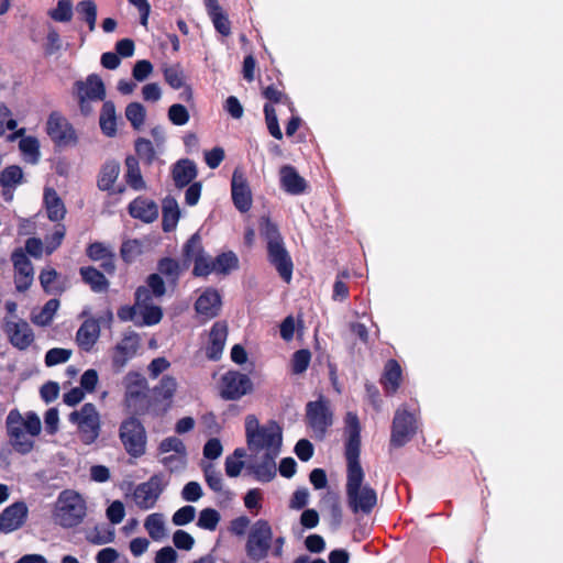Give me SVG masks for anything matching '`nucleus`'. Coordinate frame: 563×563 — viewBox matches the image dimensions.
Masks as SVG:
<instances>
[{
  "label": "nucleus",
  "instance_id": "1",
  "mask_svg": "<svg viewBox=\"0 0 563 563\" xmlns=\"http://www.w3.org/2000/svg\"><path fill=\"white\" fill-rule=\"evenodd\" d=\"M346 423L349 437L345 442L346 460V503L354 514L369 515L377 506V492L369 485H363L364 471L360 462L361 426L355 413L347 412Z\"/></svg>",
  "mask_w": 563,
  "mask_h": 563
},
{
  "label": "nucleus",
  "instance_id": "2",
  "mask_svg": "<svg viewBox=\"0 0 563 563\" xmlns=\"http://www.w3.org/2000/svg\"><path fill=\"white\" fill-rule=\"evenodd\" d=\"M258 230L267 244L269 264L275 267L280 278L289 284L292 279L294 263L277 224L269 217H262L258 221Z\"/></svg>",
  "mask_w": 563,
  "mask_h": 563
},
{
  "label": "nucleus",
  "instance_id": "3",
  "mask_svg": "<svg viewBox=\"0 0 563 563\" xmlns=\"http://www.w3.org/2000/svg\"><path fill=\"white\" fill-rule=\"evenodd\" d=\"M7 432L15 451L26 454L34 446L33 437L41 433L42 423L34 412L23 416L18 409L11 410L5 419Z\"/></svg>",
  "mask_w": 563,
  "mask_h": 563
},
{
  "label": "nucleus",
  "instance_id": "4",
  "mask_svg": "<svg viewBox=\"0 0 563 563\" xmlns=\"http://www.w3.org/2000/svg\"><path fill=\"white\" fill-rule=\"evenodd\" d=\"M246 443L251 451L278 455L283 444V429L275 420H269L265 426H261L254 415L245 418Z\"/></svg>",
  "mask_w": 563,
  "mask_h": 563
},
{
  "label": "nucleus",
  "instance_id": "5",
  "mask_svg": "<svg viewBox=\"0 0 563 563\" xmlns=\"http://www.w3.org/2000/svg\"><path fill=\"white\" fill-rule=\"evenodd\" d=\"M119 438L130 456L137 459L145 454L147 434L144 424L136 417L131 416L121 422Z\"/></svg>",
  "mask_w": 563,
  "mask_h": 563
},
{
  "label": "nucleus",
  "instance_id": "6",
  "mask_svg": "<svg viewBox=\"0 0 563 563\" xmlns=\"http://www.w3.org/2000/svg\"><path fill=\"white\" fill-rule=\"evenodd\" d=\"M273 530L269 522L258 519L252 527L245 543V552L249 559L260 562L267 558L272 548Z\"/></svg>",
  "mask_w": 563,
  "mask_h": 563
},
{
  "label": "nucleus",
  "instance_id": "7",
  "mask_svg": "<svg viewBox=\"0 0 563 563\" xmlns=\"http://www.w3.org/2000/svg\"><path fill=\"white\" fill-rule=\"evenodd\" d=\"M417 430L415 415L406 409H397L391 423L389 448L399 449L405 446L416 435Z\"/></svg>",
  "mask_w": 563,
  "mask_h": 563
},
{
  "label": "nucleus",
  "instance_id": "8",
  "mask_svg": "<svg viewBox=\"0 0 563 563\" xmlns=\"http://www.w3.org/2000/svg\"><path fill=\"white\" fill-rule=\"evenodd\" d=\"M73 423L77 424L79 439L85 444L96 441L100 432V417L95 405L85 404L79 411H73Z\"/></svg>",
  "mask_w": 563,
  "mask_h": 563
},
{
  "label": "nucleus",
  "instance_id": "9",
  "mask_svg": "<svg viewBox=\"0 0 563 563\" xmlns=\"http://www.w3.org/2000/svg\"><path fill=\"white\" fill-rule=\"evenodd\" d=\"M220 386V396L224 400H238L253 390L251 378L239 371L223 374Z\"/></svg>",
  "mask_w": 563,
  "mask_h": 563
},
{
  "label": "nucleus",
  "instance_id": "10",
  "mask_svg": "<svg viewBox=\"0 0 563 563\" xmlns=\"http://www.w3.org/2000/svg\"><path fill=\"white\" fill-rule=\"evenodd\" d=\"M164 487V475L161 473L154 474L147 482L139 484L133 494L136 506L142 510L153 508L162 495Z\"/></svg>",
  "mask_w": 563,
  "mask_h": 563
},
{
  "label": "nucleus",
  "instance_id": "11",
  "mask_svg": "<svg viewBox=\"0 0 563 563\" xmlns=\"http://www.w3.org/2000/svg\"><path fill=\"white\" fill-rule=\"evenodd\" d=\"M231 197L234 207L242 213L247 212L252 208V191L244 173L240 168H235L231 179Z\"/></svg>",
  "mask_w": 563,
  "mask_h": 563
},
{
  "label": "nucleus",
  "instance_id": "12",
  "mask_svg": "<svg viewBox=\"0 0 563 563\" xmlns=\"http://www.w3.org/2000/svg\"><path fill=\"white\" fill-rule=\"evenodd\" d=\"M306 417L308 424L321 435H323L332 424V412L328 406V401L323 398L307 404Z\"/></svg>",
  "mask_w": 563,
  "mask_h": 563
},
{
  "label": "nucleus",
  "instance_id": "13",
  "mask_svg": "<svg viewBox=\"0 0 563 563\" xmlns=\"http://www.w3.org/2000/svg\"><path fill=\"white\" fill-rule=\"evenodd\" d=\"M141 339L136 332L124 334L115 345L112 354V367L115 372L122 371L128 362L133 358L140 349Z\"/></svg>",
  "mask_w": 563,
  "mask_h": 563
},
{
  "label": "nucleus",
  "instance_id": "14",
  "mask_svg": "<svg viewBox=\"0 0 563 563\" xmlns=\"http://www.w3.org/2000/svg\"><path fill=\"white\" fill-rule=\"evenodd\" d=\"M135 305L141 309L142 322L136 324L155 325L163 318V310L158 306L151 305L152 295L145 286H139L134 292Z\"/></svg>",
  "mask_w": 563,
  "mask_h": 563
},
{
  "label": "nucleus",
  "instance_id": "15",
  "mask_svg": "<svg viewBox=\"0 0 563 563\" xmlns=\"http://www.w3.org/2000/svg\"><path fill=\"white\" fill-rule=\"evenodd\" d=\"M14 266V283L18 291L27 290L34 280V268L31 261L22 250H16L12 254Z\"/></svg>",
  "mask_w": 563,
  "mask_h": 563
},
{
  "label": "nucleus",
  "instance_id": "16",
  "mask_svg": "<svg viewBox=\"0 0 563 563\" xmlns=\"http://www.w3.org/2000/svg\"><path fill=\"white\" fill-rule=\"evenodd\" d=\"M29 509L24 501H16L0 514V531L9 533L20 529L27 517Z\"/></svg>",
  "mask_w": 563,
  "mask_h": 563
},
{
  "label": "nucleus",
  "instance_id": "17",
  "mask_svg": "<svg viewBox=\"0 0 563 563\" xmlns=\"http://www.w3.org/2000/svg\"><path fill=\"white\" fill-rule=\"evenodd\" d=\"M221 307V296L214 288H207L195 302V310L197 314L205 321L218 317L220 314Z\"/></svg>",
  "mask_w": 563,
  "mask_h": 563
},
{
  "label": "nucleus",
  "instance_id": "18",
  "mask_svg": "<svg viewBox=\"0 0 563 563\" xmlns=\"http://www.w3.org/2000/svg\"><path fill=\"white\" fill-rule=\"evenodd\" d=\"M5 331L10 342L20 350L26 349L34 340L32 329L22 319L7 320Z\"/></svg>",
  "mask_w": 563,
  "mask_h": 563
},
{
  "label": "nucleus",
  "instance_id": "19",
  "mask_svg": "<svg viewBox=\"0 0 563 563\" xmlns=\"http://www.w3.org/2000/svg\"><path fill=\"white\" fill-rule=\"evenodd\" d=\"M279 184L285 192L292 196L302 195L308 188L307 180L291 165H284L279 169Z\"/></svg>",
  "mask_w": 563,
  "mask_h": 563
},
{
  "label": "nucleus",
  "instance_id": "20",
  "mask_svg": "<svg viewBox=\"0 0 563 563\" xmlns=\"http://www.w3.org/2000/svg\"><path fill=\"white\" fill-rule=\"evenodd\" d=\"M228 325L224 321H217L211 327L209 342L206 346V356L210 361H219L225 345Z\"/></svg>",
  "mask_w": 563,
  "mask_h": 563
},
{
  "label": "nucleus",
  "instance_id": "21",
  "mask_svg": "<svg viewBox=\"0 0 563 563\" xmlns=\"http://www.w3.org/2000/svg\"><path fill=\"white\" fill-rule=\"evenodd\" d=\"M129 214L144 223H152L158 218L157 203L143 196L136 197L128 206Z\"/></svg>",
  "mask_w": 563,
  "mask_h": 563
},
{
  "label": "nucleus",
  "instance_id": "22",
  "mask_svg": "<svg viewBox=\"0 0 563 563\" xmlns=\"http://www.w3.org/2000/svg\"><path fill=\"white\" fill-rule=\"evenodd\" d=\"M46 130L58 148H66L69 144L68 121L58 113H52L47 120Z\"/></svg>",
  "mask_w": 563,
  "mask_h": 563
},
{
  "label": "nucleus",
  "instance_id": "23",
  "mask_svg": "<svg viewBox=\"0 0 563 563\" xmlns=\"http://www.w3.org/2000/svg\"><path fill=\"white\" fill-rule=\"evenodd\" d=\"M78 96L82 95L90 100L106 101V86L101 77L97 74H90L85 81H76Z\"/></svg>",
  "mask_w": 563,
  "mask_h": 563
},
{
  "label": "nucleus",
  "instance_id": "24",
  "mask_svg": "<svg viewBox=\"0 0 563 563\" xmlns=\"http://www.w3.org/2000/svg\"><path fill=\"white\" fill-rule=\"evenodd\" d=\"M207 13L218 33L223 36L231 34V22L218 0H203Z\"/></svg>",
  "mask_w": 563,
  "mask_h": 563
},
{
  "label": "nucleus",
  "instance_id": "25",
  "mask_svg": "<svg viewBox=\"0 0 563 563\" xmlns=\"http://www.w3.org/2000/svg\"><path fill=\"white\" fill-rule=\"evenodd\" d=\"M401 378L402 371L400 364L394 358L388 360L385 363L384 372L380 378V384L383 385L386 394H395L400 387Z\"/></svg>",
  "mask_w": 563,
  "mask_h": 563
},
{
  "label": "nucleus",
  "instance_id": "26",
  "mask_svg": "<svg viewBox=\"0 0 563 563\" xmlns=\"http://www.w3.org/2000/svg\"><path fill=\"white\" fill-rule=\"evenodd\" d=\"M173 179L177 188H184L197 177L198 170L196 164L188 158L179 159L173 168Z\"/></svg>",
  "mask_w": 563,
  "mask_h": 563
},
{
  "label": "nucleus",
  "instance_id": "27",
  "mask_svg": "<svg viewBox=\"0 0 563 563\" xmlns=\"http://www.w3.org/2000/svg\"><path fill=\"white\" fill-rule=\"evenodd\" d=\"M81 280L85 285L97 294L107 292L109 289V280L104 273L100 272L93 266H84L79 268Z\"/></svg>",
  "mask_w": 563,
  "mask_h": 563
},
{
  "label": "nucleus",
  "instance_id": "28",
  "mask_svg": "<svg viewBox=\"0 0 563 563\" xmlns=\"http://www.w3.org/2000/svg\"><path fill=\"white\" fill-rule=\"evenodd\" d=\"M100 333V325L95 319H87L76 334V342L84 351L91 350Z\"/></svg>",
  "mask_w": 563,
  "mask_h": 563
},
{
  "label": "nucleus",
  "instance_id": "29",
  "mask_svg": "<svg viewBox=\"0 0 563 563\" xmlns=\"http://www.w3.org/2000/svg\"><path fill=\"white\" fill-rule=\"evenodd\" d=\"M23 170L18 165L8 166L0 173V186L7 199H12L13 190L23 183Z\"/></svg>",
  "mask_w": 563,
  "mask_h": 563
},
{
  "label": "nucleus",
  "instance_id": "30",
  "mask_svg": "<svg viewBox=\"0 0 563 563\" xmlns=\"http://www.w3.org/2000/svg\"><path fill=\"white\" fill-rule=\"evenodd\" d=\"M99 125L101 132L108 136L113 137L117 134V114H115V106L113 101L106 100L102 104L100 117H99Z\"/></svg>",
  "mask_w": 563,
  "mask_h": 563
},
{
  "label": "nucleus",
  "instance_id": "31",
  "mask_svg": "<svg viewBox=\"0 0 563 563\" xmlns=\"http://www.w3.org/2000/svg\"><path fill=\"white\" fill-rule=\"evenodd\" d=\"M163 219L162 228L164 232H172L177 227L180 218L178 202L174 197L167 196L163 200Z\"/></svg>",
  "mask_w": 563,
  "mask_h": 563
},
{
  "label": "nucleus",
  "instance_id": "32",
  "mask_svg": "<svg viewBox=\"0 0 563 563\" xmlns=\"http://www.w3.org/2000/svg\"><path fill=\"white\" fill-rule=\"evenodd\" d=\"M124 179L128 186L133 190H143L146 188V184L141 174L139 158L133 155H129L125 158Z\"/></svg>",
  "mask_w": 563,
  "mask_h": 563
},
{
  "label": "nucleus",
  "instance_id": "33",
  "mask_svg": "<svg viewBox=\"0 0 563 563\" xmlns=\"http://www.w3.org/2000/svg\"><path fill=\"white\" fill-rule=\"evenodd\" d=\"M120 174L119 162L112 159L106 162L98 176L97 186L102 191H110L113 188Z\"/></svg>",
  "mask_w": 563,
  "mask_h": 563
},
{
  "label": "nucleus",
  "instance_id": "34",
  "mask_svg": "<svg viewBox=\"0 0 563 563\" xmlns=\"http://www.w3.org/2000/svg\"><path fill=\"white\" fill-rule=\"evenodd\" d=\"M277 456L278 455L265 453L264 460L260 464L250 466V470L253 472L257 481L268 483L276 476L275 459Z\"/></svg>",
  "mask_w": 563,
  "mask_h": 563
},
{
  "label": "nucleus",
  "instance_id": "35",
  "mask_svg": "<svg viewBox=\"0 0 563 563\" xmlns=\"http://www.w3.org/2000/svg\"><path fill=\"white\" fill-rule=\"evenodd\" d=\"M146 380L137 373H129L125 377V395L124 401H132L134 405V399L140 397L142 393H147Z\"/></svg>",
  "mask_w": 563,
  "mask_h": 563
},
{
  "label": "nucleus",
  "instance_id": "36",
  "mask_svg": "<svg viewBox=\"0 0 563 563\" xmlns=\"http://www.w3.org/2000/svg\"><path fill=\"white\" fill-rule=\"evenodd\" d=\"M205 253L202 240L199 232L194 233L183 245L181 254L184 266L188 267L191 262Z\"/></svg>",
  "mask_w": 563,
  "mask_h": 563
},
{
  "label": "nucleus",
  "instance_id": "37",
  "mask_svg": "<svg viewBox=\"0 0 563 563\" xmlns=\"http://www.w3.org/2000/svg\"><path fill=\"white\" fill-rule=\"evenodd\" d=\"M157 271L162 277L165 276L169 283L176 285L181 274V267L177 260L165 256L158 260Z\"/></svg>",
  "mask_w": 563,
  "mask_h": 563
},
{
  "label": "nucleus",
  "instance_id": "38",
  "mask_svg": "<svg viewBox=\"0 0 563 563\" xmlns=\"http://www.w3.org/2000/svg\"><path fill=\"white\" fill-rule=\"evenodd\" d=\"M54 519L60 526H70V493L68 490L60 493L56 501Z\"/></svg>",
  "mask_w": 563,
  "mask_h": 563
},
{
  "label": "nucleus",
  "instance_id": "39",
  "mask_svg": "<svg viewBox=\"0 0 563 563\" xmlns=\"http://www.w3.org/2000/svg\"><path fill=\"white\" fill-rule=\"evenodd\" d=\"M212 265L214 266L213 273L228 275L231 271L239 267V258L234 252L228 251L217 255L212 261Z\"/></svg>",
  "mask_w": 563,
  "mask_h": 563
},
{
  "label": "nucleus",
  "instance_id": "40",
  "mask_svg": "<svg viewBox=\"0 0 563 563\" xmlns=\"http://www.w3.org/2000/svg\"><path fill=\"white\" fill-rule=\"evenodd\" d=\"M45 205L51 220L57 221L65 217L66 208L53 189L45 190Z\"/></svg>",
  "mask_w": 563,
  "mask_h": 563
},
{
  "label": "nucleus",
  "instance_id": "41",
  "mask_svg": "<svg viewBox=\"0 0 563 563\" xmlns=\"http://www.w3.org/2000/svg\"><path fill=\"white\" fill-rule=\"evenodd\" d=\"M163 75L166 84L173 89L185 87L186 76L183 66L179 63L166 65L163 67Z\"/></svg>",
  "mask_w": 563,
  "mask_h": 563
},
{
  "label": "nucleus",
  "instance_id": "42",
  "mask_svg": "<svg viewBox=\"0 0 563 563\" xmlns=\"http://www.w3.org/2000/svg\"><path fill=\"white\" fill-rule=\"evenodd\" d=\"M144 527L154 541L163 539L166 534L163 515L158 512L151 514L146 517Z\"/></svg>",
  "mask_w": 563,
  "mask_h": 563
},
{
  "label": "nucleus",
  "instance_id": "43",
  "mask_svg": "<svg viewBox=\"0 0 563 563\" xmlns=\"http://www.w3.org/2000/svg\"><path fill=\"white\" fill-rule=\"evenodd\" d=\"M59 302L56 299L48 300L42 309L32 312V321L37 325H47L58 309Z\"/></svg>",
  "mask_w": 563,
  "mask_h": 563
},
{
  "label": "nucleus",
  "instance_id": "44",
  "mask_svg": "<svg viewBox=\"0 0 563 563\" xmlns=\"http://www.w3.org/2000/svg\"><path fill=\"white\" fill-rule=\"evenodd\" d=\"M80 20L88 24L89 31H93L97 21V5L93 0H84L76 7Z\"/></svg>",
  "mask_w": 563,
  "mask_h": 563
},
{
  "label": "nucleus",
  "instance_id": "45",
  "mask_svg": "<svg viewBox=\"0 0 563 563\" xmlns=\"http://www.w3.org/2000/svg\"><path fill=\"white\" fill-rule=\"evenodd\" d=\"M155 399H153L148 393H142L140 397L134 399V405L132 401L125 402L128 409L132 412V416H145L151 413L153 410Z\"/></svg>",
  "mask_w": 563,
  "mask_h": 563
},
{
  "label": "nucleus",
  "instance_id": "46",
  "mask_svg": "<svg viewBox=\"0 0 563 563\" xmlns=\"http://www.w3.org/2000/svg\"><path fill=\"white\" fill-rule=\"evenodd\" d=\"M134 148L139 159L144 164L151 165L156 159V152L151 140L139 137L135 141Z\"/></svg>",
  "mask_w": 563,
  "mask_h": 563
},
{
  "label": "nucleus",
  "instance_id": "47",
  "mask_svg": "<svg viewBox=\"0 0 563 563\" xmlns=\"http://www.w3.org/2000/svg\"><path fill=\"white\" fill-rule=\"evenodd\" d=\"M177 388V382L172 376H164L159 384L154 388L155 400H170Z\"/></svg>",
  "mask_w": 563,
  "mask_h": 563
},
{
  "label": "nucleus",
  "instance_id": "48",
  "mask_svg": "<svg viewBox=\"0 0 563 563\" xmlns=\"http://www.w3.org/2000/svg\"><path fill=\"white\" fill-rule=\"evenodd\" d=\"M145 115V108L140 102H131L125 108V117L135 130L144 124Z\"/></svg>",
  "mask_w": 563,
  "mask_h": 563
},
{
  "label": "nucleus",
  "instance_id": "49",
  "mask_svg": "<svg viewBox=\"0 0 563 563\" xmlns=\"http://www.w3.org/2000/svg\"><path fill=\"white\" fill-rule=\"evenodd\" d=\"M221 516L213 508H205L200 511L197 526L201 529L214 531L220 522Z\"/></svg>",
  "mask_w": 563,
  "mask_h": 563
},
{
  "label": "nucleus",
  "instance_id": "50",
  "mask_svg": "<svg viewBox=\"0 0 563 563\" xmlns=\"http://www.w3.org/2000/svg\"><path fill=\"white\" fill-rule=\"evenodd\" d=\"M264 114H265V122H266L267 130H268L269 134L277 140H282L283 132L280 130V126L278 123V118H277L276 110H275L274 106L271 103H265L264 104Z\"/></svg>",
  "mask_w": 563,
  "mask_h": 563
},
{
  "label": "nucleus",
  "instance_id": "51",
  "mask_svg": "<svg viewBox=\"0 0 563 563\" xmlns=\"http://www.w3.org/2000/svg\"><path fill=\"white\" fill-rule=\"evenodd\" d=\"M19 147L29 163L35 164L38 161L40 145L38 141L35 137L27 136L22 139L20 141Z\"/></svg>",
  "mask_w": 563,
  "mask_h": 563
},
{
  "label": "nucleus",
  "instance_id": "52",
  "mask_svg": "<svg viewBox=\"0 0 563 563\" xmlns=\"http://www.w3.org/2000/svg\"><path fill=\"white\" fill-rule=\"evenodd\" d=\"M213 258L203 253L201 256L194 261L192 275L196 277H207L214 271L212 265Z\"/></svg>",
  "mask_w": 563,
  "mask_h": 563
},
{
  "label": "nucleus",
  "instance_id": "53",
  "mask_svg": "<svg viewBox=\"0 0 563 563\" xmlns=\"http://www.w3.org/2000/svg\"><path fill=\"white\" fill-rule=\"evenodd\" d=\"M311 360V353L307 349L298 350L294 353L291 367L295 374H301L307 371Z\"/></svg>",
  "mask_w": 563,
  "mask_h": 563
},
{
  "label": "nucleus",
  "instance_id": "54",
  "mask_svg": "<svg viewBox=\"0 0 563 563\" xmlns=\"http://www.w3.org/2000/svg\"><path fill=\"white\" fill-rule=\"evenodd\" d=\"M145 288H148L153 297L161 298L166 294V285L159 274H150L145 280Z\"/></svg>",
  "mask_w": 563,
  "mask_h": 563
},
{
  "label": "nucleus",
  "instance_id": "55",
  "mask_svg": "<svg viewBox=\"0 0 563 563\" xmlns=\"http://www.w3.org/2000/svg\"><path fill=\"white\" fill-rule=\"evenodd\" d=\"M262 95L265 99H267L271 103H284L287 106H292L290 98L282 90H279L274 85H269L265 87L262 91Z\"/></svg>",
  "mask_w": 563,
  "mask_h": 563
},
{
  "label": "nucleus",
  "instance_id": "56",
  "mask_svg": "<svg viewBox=\"0 0 563 563\" xmlns=\"http://www.w3.org/2000/svg\"><path fill=\"white\" fill-rule=\"evenodd\" d=\"M349 277H350V274L347 271H343L338 274L334 285H333L332 298L334 300L343 301L349 298V296H350L349 287L343 282V278H349Z\"/></svg>",
  "mask_w": 563,
  "mask_h": 563
},
{
  "label": "nucleus",
  "instance_id": "57",
  "mask_svg": "<svg viewBox=\"0 0 563 563\" xmlns=\"http://www.w3.org/2000/svg\"><path fill=\"white\" fill-rule=\"evenodd\" d=\"M187 108L180 103L172 104L168 109V119L175 125H184L189 121Z\"/></svg>",
  "mask_w": 563,
  "mask_h": 563
},
{
  "label": "nucleus",
  "instance_id": "58",
  "mask_svg": "<svg viewBox=\"0 0 563 563\" xmlns=\"http://www.w3.org/2000/svg\"><path fill=\"white\" fill-rule=\"evenodd\" d=\"M203 475L206 483L211 490L216 493H220L222 490V476L212 464H209L203 468Z\"/></svg>",
  "mask_w": 563,
  "mask_h": 563
},
{
  "label": "nucleus",
  "instance_id": "59",
  "mask_svg": "<svg viewBox=\"0 0 563 563\" xmlns=\"http://www.w3.org/2000/svg\"><path fill=\"white\" fill-rule=\"evenodd\" d=\"M196 516V509L194 506L187 505L179 508L173 515L172 521L175 526H186L190 523Z\"/></svg>",
  "mask_w": 563,
  "mask_h": 563
},
{
  "label": "nucleus",
  "instance_id": "60",
  "mask_svg": "<svg viewBox=\"0 0 563 563\" xmlns=\"http://www.w3.org/2000/svg\"><path fill=\"white\" fill-rule=\"evenodd\" d=\"M158 450L161 453H168L170 451H174L178 454H186V446L183 443V441L177 437H168L164 439L161 442Z\"/></svg>",
  "mask_w": 563,
  "mask_h": 563
},
{
  "label": "nucleus",
  "instance_id": "61",
  "mask_svg": "<svg viewBox=\"0 0 563 563\" xmlns=\"http://www.w3.org/2000/svg\"><path fill=\"white\" fill-rule=\"evenodd\" d=\"M85 516V500L79 493L73 490V526L80 523Z\"/></svg>",
  "mask_w": 563,
  "mask_h": 563
},
{
  "label": "nucleus",
  "instance_id": "62",
  "mask_svg": "<svg viewBox=\"0 0 563 563\" xmlns=\"http://www.w3.org/2000/svg\"><path fill=\"white\" fill-rule=\"evenodd\" d=\"M173 542L177 549L189 551L195 544V539L185 530H176L173 534Z\"/></svg>",
  "mask_w": 563,
  "mask_h": 563
},
{
  "label": "nucleus",
  "instance_id": "63",
  "mask_svg": "<svg viewBox=\"0 0 563 563\" xmlns=\"http://www.w3.org/2000/svg\"><path fill=\"white\" fill-rule=\"evenodd\" d=\"M203 495L202 488L198 482H188L183 490L181 497L186 501L195 503L199 500Z\"/></svg>",
  "mask_w": 563,
  "mask_h": 563
},
{
  "label": "nucleus",
  "instance_id": "64",
  "mask_svg": "<svg viewBox=\"0 0 563 563\" xmlns=\"http://www.w3.org/2000/svg\"><path fill=\"white\" fill-rule=\"evenodd\" d=\"M153 71V65L147 59L137 60L132 69V76L137 81L145 80Z\"/></svg>",
  "mask_w": 563,
  "mask_h": 563
}]
</instances>
